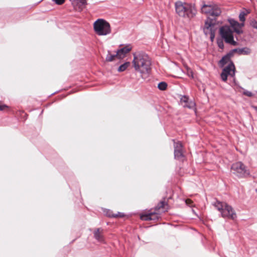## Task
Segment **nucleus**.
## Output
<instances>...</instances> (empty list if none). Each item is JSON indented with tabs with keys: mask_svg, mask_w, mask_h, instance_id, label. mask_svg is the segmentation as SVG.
I'll list each match as a JSON object with an SVG mask.
<instances>
[{
	"mask_svg": "<svg viewBox=\"0 0 257 257\" xmlns=\"http://www.w3.org/2000/svg\"><path fill=\"white\" fill-rule=\"evenodd\" d=\"M116 58L118 59L116 53L115 54H111L109 51L108 52V54L106 57V60L108 62H111L114 60Z\"/></svg>",
	"mask_w": 257,
	"mask_h": 257,
	"instance_id": "obj_18",
	"label": "nucleus"
},
{
	"mask_svg": "<svg viewBox=\"0 0 257 257\" xmlns=\"http://www.w3.org/2000/svg\"><path fill=\"white\" fill-rule=\"evenodd\" d=\"M185 202H186V203L187 205H188L190 206H192L193 202L191 200H190L189 199H187L186 200Z\"/></svg>",
	"mask_w": 257,
	"mask_h": 257,
	"instance_id": "obj_27",
	"label": "nucleus"
},
{
	"mask_svg": "<svg viewBox=\"0 0 257 257\" xmlns=\"http://www.w3.org/2000/svg\"><path fill=\"white\" fill-rule=\"evenodd\" d=\"M180 102L181 103H184V107L192 108L195 106V103L192 101H189V97L186 95L182 96Z\"/></svg>",
	"mask_w": 257,
	"mask_h": 257,
	"instance_id": "obj_13",
	"label": "nucleus"
},
{
	"mask_svg": "<svg viewBox=\"0 0 257 257\" xmlns=\"http://www.w3.org/2000/svg\"><path fill=\"white\" fill-rule=\"evenodd\" d=\"M167 84L165 82H161L158 84V87L161 90H165L167 88Z\"/></svg>",
	"mask_w": 257,
	"mask_h": 257,
	"instance_id": "obj_21",
	"label": "nucleus"
},
{
	"mask_svg": "<svg viewBox=\"0 0 257 257\" xmlns=\"http://www.w3.org/2000/svg\"><path fill=\"white\" fill-rule=\"evenodd\" d=\"M250 49L248 48L245 47L242 48H236L234 49L231 51L232 52V55L234 53H237L239 55L243 54V55H248L250 53Z\"/></svg>",
	"mask_w": 257,
	"mask_h": 257,
	"instance_id": "obj_15",
	"label": "nucleus"
},
{
	"mask_svg": "<svg viewBox=\"0 0 257 257\" xmlns=\"http://www.w3.org/2000/svg\"><path fill=\"white\" fill-rule=\"evenodd\" d=\"M214 206L220 212L221 216L224 218L234 220L236 214L232 207L225 202L217 201Z\"/></svg>",
	"mask_w": 257,
	"mask_h": 257,
	"instance_id": "obj_4",
	"label": "nucleus"
},
{
	"mask_svg": "<svg viewBox=\"0 0 257 257\" xmlns=\"http://www.w3.org/2000/svg\"><path fill=\"white\" fill-rule=\"evenodd\" d=\"M248 13V12H247V13H245L244 12H242L240 13L239 15V20L242 22V23H243V22H244L245 19V15Z\"/></svg>",
	"mask_w": 257,
	"mask_h": 257,
	"instance_id": "obj_22",
	"label": "nucleus"
},
{
	"mask_svg": "<svg viewBox=\"0 0 257 257\" xmlns=\"http://www.w3.org/2000/svg\"><path fill=\"white\" fill-rule=\"evenodd\" d=\"M102 234L103 230L100 228H97L94 232V236L98 241L102 242L103 241Z\"/></svg>",
	"mask_w": 257,
	"mask_h": 257,
	"instance_id": "obj_16",
	"label": "nucleus"
},
{
	"mask_svg": "<svg viewBox=\"0 0 257 257\" xmlns=\"http://www.w3.org/2000/svg\"><path fill=\"white\" fill-rule=\"evenodd\" d=\"M174 5L176 13L183 19L191 20L197 13L195 6L191 3L178 1L175 3Z\"/></svg>",
	"mask_w": 257,
	"mask_h": 257,
	"instance_id": "obj_2",
	"label": "nucleus"
},
{
	"mask_svg": "<svg viewBox=\"0 0 257 257\" xmlns=\"http://www.w3.org/2000/svg\"><path fill=\"white\" fill-rule=\"evenodd\" d=\"M215 23L214 21L210 19H207L205 23L203 31L206 35H210L211 41H213L215 36L214 30Z\"/></svg>",
	"mask_w": 257,
	"mask_h": 257,
	"instance_id": "obj_9",
	"label": "nucleus"
},
{
	"mask_svg": "<svg viewBox=\"0 0 257 257\" xmlns=\"http://www.w3.org/2000/svg\"><path fill=\"white\" fill-rule=\"evenodd\" d=\"M8 106L6 105H1L0 104V110H4L5 108H7Z\"/></svg>",
	"mask_w": 257,
	"mask_h": 257,
	"instance_id": "obj_30",
	"label": "nucleus"
},
{
	"mask_svg": "<svg viewBox=\"0 0 257 257\" xmlns=\"http://www.w3.org/2000/svg\"><path fill=\"white\" fill-rule=\"evenodd\" d=\"M231 170L233 174L239 177H244L249 175V170L241 162L233 163Z\"/></svg>",
	"mask_w": 257,
	"mask_h": 257,
	"instance_id": "obj_6",
	"label": "nucleus"
},
{
	"mask_svg": "<svg viewBox=\"0 0 257 257\" xmlns=\"http://www.w3.org/2000/svg\"><path fill=\"white\" fill-rule=\"evenodd\" d=\"M250 25L253 28L257 29V21L255 20H252L250 22Z\"/></svg>",
	"mask_w": 257,
	"mask_h": 257,
	"instance_id": "obj_24",
	"label": "nucleus"
},
{
	"mask_svg": "<svg viewBox=\"0 0 257 257\" xmlns=\"http://www.w3.org/2000/svg\"><path fill=\"white\" fill-rule=\"evenodd\" d=\"M188 75L189 76V77H191L192 78L193 77V72L190 69H188Z\"/></svg>",
	"mask_w": 257,
	"mask_h": 257,
	"instance_id": "obj_29",
	"label": "nucleus"
},
{
	"mask_svg": "<svg viewBox=\"0 0 257 257\" xmlns=\"http://www.w3.org/2000/svg\"><path fill=\"white\" fill-rule=\"evenodd\" d=\"M201 11L202 13L212 17H217L221 13L219 7L214 4H203L201 7Z\"/></svg>",
	"mask_w": 257,
	"mask_h": 257,
	"instance_id": "obj_8",
	"label": "nucleus"
},
{
	"mask_svg": "<svg viewBox=\"0 0 257 257\" xmlns=\"http://www.w3.org/2000/svg\"><path fill=\"white\" fill-rule=\"evenodd\" d=\"M132 63L135 70L140 73L142 77L149 73L151 62L149 56L145 53L142 52L134 54Z\"/></svg>",
	"mask_w": 257,
	"mask_h": 257,
	"instance_id": "obj_1",
	"label": "nucleus"
},
{
	"mask_svg": "<svg viewBox=\"0 0 257 257\" xmlns=\"http://www.w3.org/2000/svg\"><path fill=\"white\" fill-rule=\"evenodd\" d=\"M159 217V215L155 212L143 214L141 216V219L146 221L158 219Z\"/></svg>",
	"mask_w": 257,
	"mask_h": 257,
	"instance_id": "obj_14",
	"label": "nucleus"
},
{
	"mask_svg": "<svg viewBox=\"0 0 257 257\" xmlns=\"http://www.w3.org/2000/svg\"><path fill=\"white\" fill-rule=\"evenodd\" d=\"M220 34L226 43L233 46L237 45V43L233 40V32L229 26H224L221 27L220 29Z\"/></svg>",
	"mask_w": 257,
	"mask_h": 257,
	"instance_id": "obj_7",
	"label": "nucleus"
},
{
	"mask_svg": "<svg viewBox=\"0 0 257 257\" xmlns=\"http://www.w3.org/2000/svg\"><path fill=\"white\" fill-rule=\"evenodd\" d=\"M132 50V47L130 45L126 46L119 50L116 52V55L118 59L123 58L126 54Z\"/></svg>",
	"mask_w": 257,
	"mask_h": 257,
	"instance_id": "obj_12",
	"label": "nucleus"
},
{
	"mask_svg": "<svg viewBox=\"0 0 257 257\" xmlns=\"http://www.w3.org/2000/svg\"><path fill=\"white\" fill-rule=\"evenodd\" d=\"M182 148V145L181 143H174V157L176 159L182 160L184 158Z\"/></svg>",
	"mask_w": 257,
	"mask_h": 257,
	"instance_id": "obj_10",
	"label": "nucleus"
},
{
	"mask_svg": "<svg viewBox=\"0 0 257 257\" xmlns=\"http://www.w3.org/2000/svg\"><path fill=\"white\" fill-rule=\"evenodd\" d=\"M107 215L109 217H112L123 216V215L121 213L118 212L117 214H113L110 211H109V213L107 214Z\"/></svg>",
	"mask_w": 257,
	"mask_h": 257,
	"instance_id": "obj_23",
	"label": "nucleus"
},
{
	"mask_svg": "<svg viewBox=\"0 0 257 257\" xmlns=\"http://www.w3.org/2000/svg\"><path fill=\"white\" fill-rule=\"evenodd\" d=\"M232 56V52L230 51L227 55L223 56L219 61V64L221 67H223L227 63H229V64L223 69L220 75L222 80L224 82L227 80L228 76L233 77L235 75V66L233 62L230 61V58Z\"/></svg>",
	"mask_w": 257,
	"mask_h": 257,
	"instance_id": "obj_3",
	"label": "nucleus"
},
{
	"mask_svg": "<svg viewBox=\"0 0 257 257\" xmlns=\"http://www.w3.org/2000/svg\"><path fill=\"white\" fill-rule=\"evenodd\" d=\"M254 109H255L256 110V111H257V107H256V106L254 107Z\"/></svg>",
	"mask_w": 257,
	"mask_h": 257,
	"instance_id": "obj_31",
	"label": "nucleus"
},
{
	"mask_svg": "<svg viewBox=\"0 0 257 257\" xmlns=\"http://www.w3.org/2000/svg\"><path fill=\"white\" fill-rule=\"evenodd\" d=\"M56 4L61 5L63 4L65 2V0H52Z\"/></svg>",
	"mask_w": 257,
	"mask_h": 257,
	"instance_id": "obj_26",
	"label": "nucleus"
},
{
	"mask_svg": "<svg viewBox=\"0 0 257 257\" xmlns=\"http://www.w3.org/2000/svg\"><path fill=\"white\" fill-rule=\"evenodd\" d=\"M166 206H168V204L166 203L164 201H161L158 205L155 207L156 210H160L162 209L163 211H167V208Z\"/></svg>",
	"mask_w": 257,
	"mask_h": 257,
	"instance_id": "obj_17",
	"label": "nucleus"
},
{
	"mask_svg": "<svg viewBox=\"0 0 257 257\" xmlns=\"http://www.w3.org/2000/svg\"><path fill=\"white\" fill-rule=\"evenodd\" d=\"M217 45H218V46L220 49H223L224 48V44H223V42L222 40H218L217 41Z\"/></svg>",
	"mask_w": 257,
	"mask_h": 257,
	"instance_id": "obj_25",
	"label": "nucleus"
},
{
	"mask_svg": "<svg viewBox=\"0 0 257 257\" xmlns=\"http://www.w3.org/2000/svg\"><path fill=\"white\" fill-rule=\"evenodd\" d=\"M130 62H125L123 63V64L121 65L118 68V72H122L125 70L127 68L130 66Z\"/></svg>",
	"mask_w": 257,
	"mask_h": 257,
	"instance_id": "obj_19",
	"label": "nucleus"
},
{
	"mask_svg": "<svg viewBox=\"0 0 257 257\" xmlns=\"http://www.w3.org/2000/svg\"><path fill=\"white\" fill-rule=\"evenodd\" d=\"M228 22L231 26L233 28L234 32L237 34H239L242 33V31L240 29L244 26V23H239L236 21L232 19H229Z\"/></svg>",
	"mask_w": 257,
	"mask_h": 257,
	"instance_id": "obj_11",
	"label": "nucleus"
},
{
	"mask_svg": "<svg viewBox=\"0 0 257 257\" xmlns=\"http://www.w3.org/2000/svg\"><path fill=\"white\" fill-rule=\"evenodd\" d=\"M77 3L79 4V8L80 10H82L83 8L87 5L86 0H79L77 2Z\"/></svg>",
	"mask_w": 257,
	"mask_h": 257,
	"instance_id": "obj_20",
	"label": "nucleus"
},
{
	"mask_svg": "<svg viewBox=\"0 0 257 257\" xmlns=\"http://www.w3.org/2000/svg\"><path fill=\"white\" fill-rule=\"evenodd\" d=\"M95 33L98 36H105L111 33L109 24L103 19H98L93 24Z\"/></svg>",
	"mask_w": 257,
	"mask_h": 257,
	"instance_id": "obj_5",
	"label": "nucleus"
},
{
	"mask_svg": "<svg viewBox=\"0 0 257 257\" xmlns=\"http://www.w3.org/2000/svg\"><path fill=\"white\" fill-rule=\"evenodd\" d=\"M243 94L247 96H252V93L250 92V91H244L243 92Z\"/></svg>",
	"mask_w": 257,
	"mask_h": 257,
	"instance_id": "obj_28",
	"label": "nucleus"
}]
</instances>
